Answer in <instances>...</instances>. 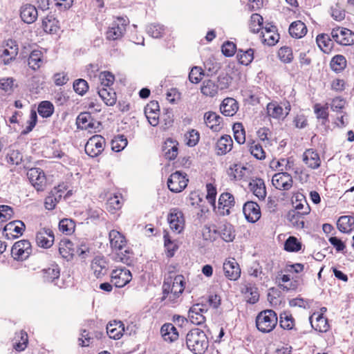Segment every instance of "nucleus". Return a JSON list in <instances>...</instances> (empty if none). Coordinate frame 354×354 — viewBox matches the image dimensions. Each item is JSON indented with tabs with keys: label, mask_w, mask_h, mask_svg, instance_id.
<instances>
[{
	"label": "nucleus",
	"mask_w": 354,
	"mask_h": 354,
	"mask_svg": "<svg viewBox=\"0 0 354 354\" xmlns=\"http://www.w3.org/2000/svg\"><path fill=\"white\" fill-rule=\"evenodd\" d=\"M272 183L277 189L289 190L292 187V178L289 174L280 172L272 176Z\"/></svg>",
	"instance_id": "obj_13"
},
{
	"label": "nucleus",
	"mask_w": 354,
	"mask_h": 354,
	"mask_svg": "<svg viewBox=\"0 0 354 354\" xmlns=\"http://www.w3.org/2000/svg\"><path fill=\"white\" fill-rule=\"evenodd\" d=\"M160 333L164 340L169 342H174L178 337L176 328L171 323H167L162 326Z\"/></svg>",
	"instance_id": "obj_30"
},
{
	"label": "nucleus",
	"mask_w": 354,
	"mask_h": 354,
	"mask_svg": "<svg viewBox=\"0 0 354 354\" xmlns=\"http://www.w3.org/2000/svg\"><path fill=\"white\" fill-rule=\"evenodd\" d=\"M202 235L205 240L214 241L218 237V227L214 225H205L202 230Z\"/></svg>",
	"instance_id": "obj_56"
},
{
	"label": "nucleus",
	"mask_w": 354,
	"mask_h": 354,
	"mask_svg": "<svg viewBox=\"0 0 354 354\" xmlns=\"http://www.w3.org/2000/svg\"><path fill=\"white\" fill-rule=\"evenodd\" d=\"M97 93L107 106H113L115 104L116 93L111 88H99Z\"/></svg>",
	"instance_id": "obj_37"
},
{
	"label": "nucleus",
	"mask_w": 354,
	"mask_h": 354,
	"mask_svg": "<svg viewBox=\"0 0 354 354\" xmlns=\"http://www.w3.org/2000/svg\"><path fill=\"white\" fill-rule=\"evenodd\" d=\"M240 64L248 66L254 59V50L249 48L246 50L239 49L236 55Z\"/></svg>",
	"instance_id": "obj_47"
},
{
	"label": "nucleus",
	"mask_w": 354,
	"mask_h": 354,
	"mask_svg": "<svg viewBox=\"0 0 354 354\" xmlns=\"http://www.w3.org/2000/svg\"><path fill=\"white\" fill-rule=\"evenodd\" d=\"M187 348L195 354H203L209 346L206 334L199 328L191 330L186 336Z\"/></svg>",
	"instance_id": "obj_1"
},
{
	"label": "nucleus",
	"mask_w": 354,
	"mask_h": 354,
	"mask_svg": "<svg viewBox=\"0 0 354 354\" xmlns=\"http://www.w3.org/2000/svg\"><path fill=\"white\" fill-rule=\"evenodd\" d=\"M165 32V27L160 24H151L147 27V34L153 38L162 37Z\"/></svg>",
	"instance_id": "obj_48"
},
{
	"label": "nucleus",
	"mask_w": 354,
	"mask_h": 354,
	"mask_svg": "<svg viewBox=\"0 0 354 354\" xmlns=\"http://www.w3.org/2000/svg\"><path fill=\"white\" fill-rule=\"evenodd\" d=\"M77 124L79 128L88 129L93 127L91 115L88 113H81L77 118Z\"/></svg>",
	"instance_id": "obj_53"
},
{
	"label": "nucleus",
	"mask_w": 354,
	"mask_h": 354,
	"mask_svg": "<svg viewBox=\"0 0 354 354\" xmlns=\"http://www.w3.org/2000/svg\"><path fill=\"white\" fill-rule=\"evenodd\" d=\"M218 236L226 242L232 241L235 237L233 226L228 223H221L218 227Z\"/></svg>",
	"instance_id": "obj_31"
},
{
	"label": "nucleus",
	"mask_w": 354,
	"mask_h": 354,
	"mask_svg": "<svg viewBox=\"0 0 354 354\" xmlns=\"http://www.w3.org/2000/svg\"><path fill=\"white\" fill-rule=\"evenodd\" d=\"M235 201L234 196L228 192L221 194L218 198V208L220 214L222 215H228L230 209L234 205Z\"/></svg>",
	"instance_id": "obj_18"
},
{
	"label": "nucleus",
	"mask_w": 354,
	"mask_h": 354,
	"mask_svg": "<svg viewBox=\"0 0 354 354\" xmlns=\"http://www.w3.org/2000/svg\"><path fill=\"white\" fill-rule=\"evenodd\" d=\"M37 111L42 118H48L54 112V106L49 101H42L38 105Z\"/></svg>",
	"instance_id": "obj_52"
},
{
	"label": "nucleus",
	"mask_w": 354,
	"mask_h": 354,
	"mask_svg": "<svg viewBox=\"0 0 354 354\" xmlns=\"http://www.w3.org/2000/svg\"><path fill=\"white\" fill-rule=\"evenodd\" d=\"M316 41L319 48L324 53H329L333 46L330 36L327 34H321L317 35Z\"/></svg>",
	"instance_id": "obj_45"
},
{
	"label": "nucleus",
	"mask_w": 354,
	"mask_h": 354,
	"mask_svg": "<svg viewBox=\"0 0 354 354\" xmlns=\"http://www.w3.org/2000/svg\"><path fill=\"white\" fill-rule=\"evenodd\" d=\"M290 111V105L288 102L283 106L276 102H272L267 105V113L274 119H284Z\"/></svg>",
	"instance_id": "obj_9"
},
{
	"label": "nucleus",
	"mask_w": 354,
	"mask_h": 354,
	"mask_svg": "<svg viewBox=\"0 0 354 354\" xmlns=\"http://www.w3.org/2000/svg\"><path fill=\"white\" fill-rule=\"evenodd\" d=\"M234 136L239 144H243L245 141L244 129L241 123L235 124L233 127Z\"/></svg>",
	"instance_id": "obj_63"
},
{
	"label": "nucleus",
	"mask_w": 354,
	"mask_h": 354,
	"mask_svg": "<svg viewBox=\"0 0 354 354\" xmlns=\"http://www.w3.org/2000/svg\"><path fill=\"white\" fill-rule=\"evenodd\" d=\"M330 66L333 71L342 72L346 66V59L344 55H337L332 58Z\"/></svg>",
	"instance_id": "obj_46"
},
{
	"label": "nucleus",
	"mask_w": 354,
	"mask_h": 354,
	"mask_svg": "<svg viewBox=\"0 0 354 354\" xmlns=\"http://www.w3.org/2000/svg\"><path fill=\"white\" fill-rule=\"evenodd\" d=\"M110 245L113 250L121 251L126 245V239L120 232L113 230L109 232Z\"/></svg>",
	"instance_id": "obj_26"
},
{
	"label": "nucleus",
	"mask_w": 354,
	"mask_h": 354,
	"mask_svg": "<svg viewBox=\"0 0 354 354\" xmlns=\"http://www.w3.org/2000/svg\"><path fill=\"white\" fill-rule=\"evenodd\" d=\"M59 277V269L57 266L44 270V278L46 281L53 282Z\"/></svg>",
	"instance_id": "obj_61"
},
{
	"label": "nucleus",
	"mask_w": 354,
	"mask_h": 354,
	"mask_svg": "<svg viewBox=\"0 0 354 354\" xmlns=\"http://www.w3.org/2000/svg\"><path fill=\"white\" fill-rule=\"evenodd\" d=\"M131 279V273L126 268H116L112 271L111 282L118 288L124 287Z\"/></svg>",
	"instance_id": "obj_10"
},
{
	"label": "nucleus",
	"mask_w": 354,
	"mask_h": 354,
	"mask_svg": "<svg viewBox=\"0 0 354 354\" xmlns=\"http://www.w3.org/2000/svg\"><path fill=\"white\" fill-rule=\"evenodd\" d=\"M20 17L25 23L32 24L38 17V12L35 6L27 3L21 7Z\"/></svg>",
	"instance_id": "obj_21"
},
{
	"label": "nucleus",
	"mask_w": 354,
	"mask_h": 354,
	"mask_svg": "<svg viewBox=\"0 0 354 354\" xmlns=\"http://www.w3.org/2000/svg\"><path fill=\"white\" fill-rule=\"evenodd\" d=\"M201 93L208 97H214L218 93L216 82L213 80H205L201 87Z\"/></svg>",
	"instance_id": "obj_41"
},
{
	"label": "nucleus",
	"mask_w": 354,
	"mask_h": 354,
	"mask_svg": "<svg viewBox=\"0 0 354 354\" xmlns=\"http://www.w3.org/2000/svg\"><path fill=\"white\" fill-rule=\"evenodd\" d=\"M249 151L258 160H263L266 158V152L263 149L262 146L255 141H252L249 144Z\"/></svg>",
	"instance_id": "obj_55"
},
{
	"label": "nucleus",
	"mask_w": 354,
	"mask_h": 354,
	"mask_svg": "<svg viewBox=\"0 0 354 354\" xmlns=\"http://www.w3.org/2000/svg\"><path fill=\"white\" fill-rule=\"evenodd\" d=\"M99 80L102 88H110L115 80L114 75L109 71L101 72L99 75Z\"/></svg>",
	"instance_id": "obj_60"
},
{
	"label": "nucleus",
	"mask_w": 354,
	"mask_h": 354,
	"mask_svg": "<svg viewBox=\"0 0 354 354\" xmlns=\"http://www.w3.org/2000/svg\"><path fill=\"white\" fill-rule=\"evenodd\" d=\"M22 153L17 149H10L6 155L7 162L12 165H18L22 161Z\"/></svg>",
	"instance_id": "obj_58"
},
{
	"label": "nucleus",
	"mask_w": 354,
	"mask_h": 354,
	"mask_svg": "<svg viewBox=\"0 0 354 354\" xmlns=\"http://www.w3.org/2000/svg\"><path fill=\"white\" fill-rule=\"evenodd\" d=\"M225 276L230 280H236L240 277L241 269L234 259L227 260L223 263Z\"/></svg>",
	"instance_id": "obj_17"
},
{
	"label": "nucleus",
	"mask_w": 354,
	"mask_h": 354,
	"mask_svg": "<svg viewBox=\"0 0 354 354\" xmlns=\"http://www.w3.org/2000/svg\"><path fill=\"white\" fill-rule=\"evenodd\" d=\"M10 49L8 48H0V59L5 65L10 64L14 60L18 54V46L15 40L10 39Z\"/></svg>",
	"instance_id": "obj_19"
},
{
	"label": "nucleus",
	"mask_w": 354,
	"mask_h": 354,
	"mask_svg": "<svg viewBox=\"0 0 354 354\" xmlns=\"http://www.w3.org/2000/svg\"><path fill=\"white\" fill-rule=\"evenodd\" d=\"M332 38L339 44L349 46L354 44V32L345 28H333L331 31Z\"/></svg>",
	"instance_id": "obj_7"
},
{
	"label": "nucleus",
	"mask_w": 354,
	"mask_h": 354,
	"mask_svg": "<svg viewBox=\"0 0 354 354\" xmlns=\"http://www.w3.org/2000/svg\"><path fill=\"white\" fill-rule=\"evenodd\" d=\"M243 212L246 220L250 223H254L261 218L260 207L255 202H246L243 207Z\"/></svg>",
	"instance_id": "obj_14"
},
{
	"label": "nucleus",
	"mask_w": 354,
	"mask_h": 354,
	"mask_svg": "<svg viewBox=\"0 0 354 354\" xmlns=\"http://www.w3.org/2000/svg\"><path fill=\"white\" fill-rule=\"evenodd\" d=\"M233 145V141L230 136L224 135L221 136L216 142V153L218 155H224L231 151Z\"/></svg>",
	"instance_id": "obj_29"
},
{
	"label": "nucleus",
	"mask_w": 354,
	"mask_h": 354,
	"mask_svg": "<svg viewBox=\"0 0 354 354\" xmlns=\"http://www.w3.org/2000/svg\"><path fill=\"white\" fill-rule=\"evenodd\" d=\"M277 313L272 310H265L260 312L256 317V326L263 333L273 330L277 324Z\"/></svg>",
	"instance_id": "obj_3"
},
{
	"label": "nucleus",
	"mask_w": 354,
	"mask_h": 354,
	"mask_svg": "<svg viewBox=\"0 0 354 354\" xmlns=\"http://www.w3.org/2000/svg\"><path fill=\"white\" fill-rule=\"evenodd\" d=\"M168 222L173 231L180 233L184 227L183 214L177 209L171 210L168 216Z\"/></svg>",
	"instance_id": "obj_16"
},
{
	"label": "nucleus",
	"mask_w": 354,
	"mask_h": 354,
	"mask_svg": "<svg viewBox=\"0 0 354 354\" xmlns=\"http://www.w3.org/2000/svg\"><path fill=\"white\" fill-rule=\"evenodd\" d=\"M304 216L305 214H301L300 211L290 210L288 213V220L293 227L297 229H303L305 226Z\"/></svg>",
	"instance_id": "obj_38"
},
{
	"label": "nucleus",
	"mask_w": 354,
	"mask_h": 354,
	"mask_svg": "<svg viewBox=\"0 0 354 354\" xmlns=\"http://www.w3.org/2000/svg\"><path fill=\"white\" fill-rule=\"evenodd\" d=\"M11 252L15 259L26 260L32 252L31 244L28 240L19 241L13 245Z\"/></svg>",
	"instance_id": "obj_8"
},
{
	"label": "nucleus",
	"mask_w": 354,
	"mask_h": 354,
	"mask_svg": "<svg viewBox=\"0 0 354 354\" xmlns=\"http://www.w3.org/2000/svg\"><path fill=\"white\" fill-rule=\"evenodd\" d=\"M237 102L232 97H227L222 102L220 109L225 116H233L238 111Z\"/></svg>",
	"instance_id": "obj_28"
},
{
	"label": "nucleus",
	"mask_w": 354,
	"mask_h": 354,
	"mask_svg": "<svg viewBox=\"0 0 354 354\" xmlns=\"http://www.w3.org/2000/svg\"><path fill=\"white\" fill-rule=\"evenodd\" d=\"M303 161L308 167L312 169H318L321 165L319 153L313 149H308L304 151L303 153Z\"/></svg>",
	"instance_id": "obj_20"
},
{
	"label": "nucleus",
	"mask_w": 354,
	"mask_h": 354,
	"mask_svg": "<svg viewBox=\"0 0 354 354\" xmlns=\"http://www.w3.org/2000/svg\"><path fill=\"white\" fill-rule=\"evenodd\" d=\"M242 291L245 294V297L247 298V300L249 303L255 304L258 301L259 295L257 288L255 286L250 284L247 285Z\"/></svg>",
	"instance_id": "obj_51"
},
{
	"label": "nucleus",
	"mask_w": 354,
	"mask_h": 354,
	"mask_svg": "<svg viewBox=\"0 0 354 354\" xmlns=\"http://www.w3.org/2000/svg\"><path fill=\"white\" fill-rule=\"evenodd\" d=\"M263 17L257 14H252L250 17V30L254 33H257L263 28Z\"/></svg>",
	"instance_id": "obj_54"
},
{
	"label": "nucleus",
	"mask_w": 354,
	"mask_h": 354,
	"mask_svg": "<svg viewBox=\"0 0 354 354\" xmlns=\"http://www.w3.org/2000/svg\"><path fill=\"white\" fill-rule=\"evenodd\" d=\"M129 24L127 18L118 17L109 25L106 32V39L114 41L122 38Z\"/></svg>",
	"instance_id": "obj_4"
},
{
	"label": "nucleus",
	"mask_w": 354,
	"mask_h": 354,
	"mask_svg": "<svg viewBox=\"0 0 354 354\" xmlns=\"http://www.w3.org/2000/svg\"><path fill=\"white\" fill-rule=\"evenodd\" d=\"M75 228V224L71 218H63L59 223V230L66 235L72 234Z\"/></svg>",
	"instance_id": "obj_50"
},
{
	"label": "nucleus",
	"mask_w": 354,
	"mask_h": 354,
	"mask_svg": "<svg viewBox=\"0 0 354 354\" xmlns=\"http://www.w3.org/2000/svg\"><path fill=\"white\" fill-rule=\"evenodd\" d=\"M338 230L343 233H349L354 227V216H342L337 222Z\"/></svg>",
	"instance_id": "obj_36"
},
{
	"label": "nucleus",
	"mask_w": 354,
	"mask_h": 354,
	"mask_svg": "<svg viewBox=\"0 0 354 354\" xmlns=\"http://www.w3.org/2000/svg\"><path fill=\"white\" fill-rule=\"evenodd\" d=\"M73 89L75 93L84 95L88 89V84L84 79H77L73 82Z\"/></svg>",
	"instance_id": "obj_64"
},
{
	"label": "nucleus",
	"mask_w": 354,
	"mask_h": 354,
	"mask_svg": "<svg viewBox=\"0 0 354 354\" xmlns=\"http://www.w3.org/2000/svg\"><path fill=\"white\" fill-rule=\"evenodd\" d=\"M306 32V26L305 24L301 21L292 22L289 27V33L292 37L301 38Z\"/></svg>",
	"instance_id": "obj_39"
},
{
	"label": "nucleus",
	"mask_w": 354,
	"mask_h": 354,
	"mask_svg": "<svg viewBox=\"0 0 354 354\" xmlns=\"http://www.w3.org/2000/svg\"><path fill=\"white\" fill-rule=\"evenodd\" d=\"M221 120L222 118L214 112L209 111L204 115L205 124L214 131H217L220 129Z\"/></svg>",
	"instance_id": "obj_34"
},
{
	"label": "nucleus",
	"mask_w": 354,
	"mask_h": 354,
	"mask_svg": "<svg viewBox=\"0 0 354 354\" xmlns=\"http://www.w3.org/2000/svg\"><path fill=\"white\" fill-rule=\"evenodd\" d=\"M189 180L187 174L180 171L171 174L167 180V187L174 193H179L187 186Z\"/></svg>",
	"instance_id": "obj_5"
},
{
	"label": "nucleus",
	"mask_w": 354,
	"mask_h": 354,
	"mask_svg": "<svg viewBox=\"0 0 354 354\" xmlns=\"http://www.w3.org/2000/svg\"><path fill=\"white\" fill-rule=\"evenodd\" d=\"M127 138L123 135H118L114 138L111 142V149L113 151L119 152L123 150L127 145Z\"/></svg>",
	"instance_id": "obj_57"
},
{
	"label": "nucleus",
	"mask_w": 354,
	"mask_h": 354,
	"mask_svg": "<svg viewBox=\"0 0 354 354\" xmlns=\"http://www.w3.org/2000/svg\"><path fill=\"white\" fill-rule=\"evenodd\" d=\"M185 278L183 275H177L173 280L165 281L162 284V299H168L175 303L181 295L185 288Z\"/></svg>",
	"instance_id": "obj_2"
},
{
	"label": "nucleus",
	"mask_w": 354,
	"mask_h": 354,
	"mask_svg": "<svg viewBox=\"0 0 354 354\" xmlns=\"http://www.w3.org/2000/svg\"><path fill=\"white\" fill-rule=\"evenodd\" d=\"M207 312L205 306L201 304L193 305L188 313V318L195 325H201L205 322L204 313Z\"/></svg>",
	"instance_id": "obj_12"
},
{
	"label": "nucleus",
	"mask_w": 354,
	"mask_h": 354,
	"mask_svg": "<svg viewBox=\"0 0 354 354\" xmlns=\"http://www.w3.org/2000/svg\"><path fill=\"white\" fill-rule=\"evenodd\" d=\"M293 210L300 211L301 214L307 215L310 212V206L308 205L305 196L300 193H297L292 197Z\"/></svg>",
	"instance_id": "obj_27"
},
{
	"label": "nucleus",
	"mask_w": 354,
	"mask_h": 354,
	"mask_svg": "<svg viewBox=\"0 0 354 354\" xmlns=\"http://www.w3.org/2000/svg\"><path fill=\"white\" fill-rule=\"evenodd\" d=\"M28 178L31 184L38 190H43L46 182V176L40 168H31L27 172Z\"/></svg>",
	"instance_id": "obj_11"
},
{
	"label": "nucleus",
	"mask_w": 354,
	"mask_h": 354,
	"mask_svg": "<svg viewBox=\"0 0 354 354\" xmlns=\"http://www.w3.org/2000/svg\"><path fill=\"white\" fill-rule=\"evenodd\" d=\"M55 241L54 234L49 228H43L36 234V242L38 246L44 248H50Z\"/></svg>",
	"instance_id": "obj_15"
},
{
	"label": "nucleus",
	"mask_w": 354,
	"mask_h": 354,
	"mask_svg": "<svg viewBox=\"0 0 354 354\" xmlns=\"http://www.w3.org/2000/svg\"><path fill=\"white\" fill-rule=\"evenodd\" d=\"M250 192L260 200H263L266 196V189L263 180L255 178L250 180L248 185Z\"/></svg>",
	"instance_id": "obj_24"
},
{
	"label": "nucleus",
	"mask_w": 354,
	"mask_h": 354,
	"mask_svg": "<svg viewBox=\"0 0 354 354\" xmlns=\"http://www.w3.org/2000/svg\"><path fill=\"white\" fill-rule=\"evenodd\" d=\"M15 340L13 343V348L17 351H24L28 344V335L26 332L21 330L16 334Z\"/></svg>",
	"instance_id": "obj_49"
},
{
	"label": "nucleus",
	"mask_w": 354,
	"mask_h": 354,
	"mask_svg": "<svg viewBox=\"0 0 354 354\" xmlns=\"http://www.w3.org/2000/svg\"><path fill=\"white\" fill-rule=\"evenodd\" d=\"M248 169L241 164H233L227 171V174L232 180H240L245 178Z\"/></svg>",
	"instance_id": "obj_32"
},
{
	"label": "nucleus",
	"mask_w": 354,
	"mask_h": 354,
	"mask_svg": "<svg viewBox=\"0 0 354 354\" xmlns=\"http://www.w3.org/2000/svg\"><path fill=\"white\" fill-rule=\"evenodd\" d=\"M59 21L53 15H48L42 20L44 30L48 33H55L59 29Z\"/></svg>",
	"instance_id": "obj_43"
},
{
	"label": "nucleus",
	"mask_w": 354,
	"mask_h": 354,
	"mask_svg": "<svg viewBox=\"0 0 354 354\" xmlns=\"http://www.w3.org/2000/svg\"><path fill=\"white\" fill-rule=\"evenodd\" d=\"M91 268L97 278L105 275L107 271V262L105 258L96 256L91 261Z\"/></svg>",
	"instance_id": "obj_23"
},
{
	"label": "nucleus",
	"mask_w": 354,
	"mask_h": 354,
	"mask_svg": "<svg viewBox=\"0 0 354 354\" xmlns=\"http://www.w3.org/2000/svg\"><path fill=\"white\" fill-rule=\"evenodd\" d=\"M124 326L120 321L110 322L106 326V333L110 338L119 339L123 335Z\"/></svg>",
	"instance_id": "obj_25"
},
{
	"label": "nucleus",
	"mask_w": 354,
	"mask_h": 354,
	"mask_svg": "<svg viewBox=\"0 0 354 354\" xmlns=\"http://www.w3.org/2000/svg\"><path fill=\"white\" fill-rule=\"evenodd\" d=\"M165 156L169 160H174L178 155V143L172 139H167L163 147Z\"/></svg>",
	"instance_id": "obj_42"
},
{
	"label": "nucleus",
	"mask_w": 354,
	"mask_h": 354,
	"mask_svg": "<svg viewBox=\"0 0 354 354\" xmlns=\"http://www.w3.org/2000/svg\"><path fill=\"white\" fill-rule=\"evenodd\" d=\"M301 248V243L295 236H290L285 241L284 249L288 252H298Z\"/></svg>",
	"instance_id": "obj_59"
},
{
	"label": "nucleus",
	"mask_w": 354,
	"mask_h": 354,
	"mask_svg": "<svg viewBox=\"0 0 354 354\" xmlns=\"http://www.w3.org/2000/svg\"><path fill=\"white\" fill-rule=\"evenodd\" d=\"M62 196V193L60 189L55 188V189L50 192L49 196L46 198L44 202L45 207L49 210L53 209L57 203L61 199Z\"/></svg>",
	"instance_id": "obj_44"
},
{
	"label": "nucleus",
	"mask_w": 354,
	"mask_h": 354,
	"mask_svg": "<svg viewBox=\"0 0 354 354\" xmlns=\"http://www.w3.org/2000/svg\"><path fill=\"white\" fill-rule=\"evenodd\" d=\"M44 64V54L39 50H32L28 59V64L34 71L39 69Z\"/></svg>",
	"instance_id": "obj_33"
},
{
	"label": "nucleus",
	"mask_w": 354,
	"mask_h": 354,
	"mask_svg": "<svg viewBox=\"0 0 354 354\" xmlns=\"http://www.w3.org/2000/svg\"><path fill=\"white\" fill-rule=\"evenodd\" d=\"M309 321L312 327L319 332H326L329 328L328 320L322 315V313H314L310 317Z\"/></svg>",
	"instance_id": "obj_22"
},
{
	"label": "nucleus",
	"mask_w": 354,
	"mask_h": 354,
	"mask_svg": "<svg viewBox=\"0 0 354 354\" xmlns=\"http://www.w3.org/2000/svg\"><path fill=\"white\" fill-rule=\"evenodd\" d=\"M204 75L203 70L198 66H194L189 74V80L192 83L198 84Z\"/></svg>",
	"instance_id": "obj_62"
},
{
	"label": "nucleus",
	"mask_w": 354,
	"mask_h": 354,
	"mask_svg": "<svg viewBox=\"0 0 354 354\" xmlns=\"http://www.w3.org/2000/svg\"><path fill=\"white\" fill-rule=\"evenodd\" d=\"M104 138L100 135H95L86 143L85 152L91 157H96L104 151Z\"/></svg>",
	"instance_id": "obj_6"
},
{
	"label": "nucleus",
	"mask_w": 354,
	"mask_h": 354,
	"mask_svg": "<svg viewBox=\"0 0 354 354\" xmlns=\"http://www.w3.org/2000/svg\"><path fill=\"white\" fill-rule=\"evenodd\" d=\"M59 252L64 259L68 261L74 256L75 250L73 248V243L70 240L66 239L60 242Z\"/></svg>",
	"instance_id": "obj_35"
},
{
	"label": "nucleus",
	"mask_w": 354,
	"mask_h": 354,
	"mask_svg": "<svg viewBox=\"0 0 354 354\" xmlns=\"http://www.w3.org/2000/svg\"><path fill=\"white\" fill-rule=\"evenodd\" d=\"M329 104L326 103L324 105L315 104L313 106L314 113L318 120H322V124L326 125L328 122V109Z\"/></svg>",
	"instance_id": "obj_40"
}]
</instances>
